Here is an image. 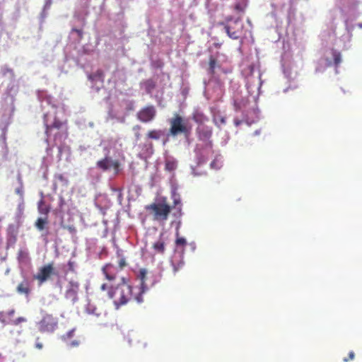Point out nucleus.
<instances>
[{
  "label": "nucleus",
  "mask_w": 362,
  "mask_h": 362,
  "mask_svg": "<svg viewBox=\"0 0 362 362\" xmlns=\"http://www.w3.org/2000/svg\"><path fill=\"white\" fill-rule=\"evenodd\" d=\"M42 317L37 323L39 332L42 333H52L58 327V319L52 314L41 311Z\"/></svg>",
  "instance_id": "obj_4"
},
{
  "label": "nucleus",
  "mask_w": 362,
  "mask_h": 362,
  "mask_svg": "<svg viewBox=\"0 0 362 362\" xmlns=\"http://www.w3.org/2000/svg\"><path fill=\"white\" fill-rule=\"evenodd\" d=\"M132 129L134 132L135 140L136 141H139L141 139L140 130L141 129V127L136 124L133 127Z\"/></svg>",
  "instance_id": "obj_28"
},
{
  "label": "nucleus",
  "mask_w": 362,
  "mask_h": 362,
  "mask_svg": "<svg viewBox=\"0 0 362 362\" xmlns=\"http://www.w3.org/2000/svg\"><path fill=\"white\" fill-rule=\"evenodd\" d=\"M17 180H18L19 185L18 187L16 188L15 192L20 197L23 198V194H24V187H23V180H22L21 175H18Z\"/></svg>",
  "instance_id": "obj_20"
},
{
  "label": "nucleus",
  "mask_w": 362,
  "mask_h": 362,
  "mask_svg": "<svg viewBox=\"0 0 362 362\" xmlns=\"http://www.w3.org/2000/svg\"><path fill=\"white\" fill-rule=\"evenodd\" d=\"M39 211L40 213L42 214H47L48 212H49V209L45 208V209H42L41 207H39Z\"/></svg>",
  "instance_id": "obj_37"
},
{
  "label": "nucleus",
  "mask_w": 362,
  "mask_h": 362,
  "mask_svg": "<svg viewBox=\"0 0 362 362\" xmlns=\"http://www.w3.org/2000/svg\"><path fill=\"white\" fill-rule=\"evenodd\" d=\"M170 127L169 133L173 136H175L179 134L187 135L190 132V129L186 125L185 119L178 114H175L174 117L170 119Z\"/></svg>",
  "instance_id": "obj_5"
},
{
  "label": "nucleus",
  "mask_w": 362,
  "mask_h": 362,
  "mask_svg": "<svg viewBox=\"0 0 362 362\" xmlns=\"http://www.w3.org/2000/svg\"><path fill=\"white\" fill-rule=\"evenodd\" d=\"M88 312L89 314L96 315L97 317L100 316V313H97L96 308H93L91 311H90V308H88Z\"/></svg>",
  "instance_id": "obj_35"
},
{
  "label": "nucleus",
  "mask_w": 362,
  "mask_h": 362,
  "mask_svg": "<svg viewBox=\"0 0 362 362\" xmlns=\"http://www.w3.org/2000/svg\"><path fill=\"white\" fill-rule=\"evenodd\" d=\"M152 248L155 254H164L165 251V242L163 233H160L158 240L153 243Z\"/></svg>",
  "instance_id": "obj_15"
},
{
  "label": "nucleus",
  "mask_w": 362,
  "mask_h": 362,
  "mask_svg": "<svg viewBox=\"0 0 362 362\" xmlns=\"http://www.w3.org/2000/svg\"><path fill=\"white\" fill-rule=\"evenodd\" d=\"M16 313V310L12 308L5 313L1 312L0 316L2 317V322L14 326H18L21 323L26 322L27 318L25 317H18L13 318Z\"/></svg>",
  "instance_id": "obj_8"
},
{
  "label": "nucleus",
  "mask_w": 362,
  "mask_h": 362,
  "mask_svg": "<svg viewBox=\"0 0 362 362\" xmlns=\"http://www.w3.org/2000/svg\"><path fill=\"white\" fill-rule=\"evenodd\" d=\"M75 331L76 329L74 328L61 336L62 340L66 342L67 346L71 348L76 347L80 344L79 339H74L75 336Z\"/></svg>",
  "instance_id": "obj_13"
},
{
  "label": "nucleus",
  "mask_w": 362,
  "mask_h": 362,
  "mask_svg": "<svg viewBox=\"0 0 362 362\" xmlns=\"http://www.w3.org/2000/svg\"><path fill=\"white\" fill-rule=\"evenodd\" d=\"M35 347L39 350L43 348V344L40 341V338L37 337L35 343Z\"/></svg>",
  "instance_id": "obj_33"
},
{
  "label": "nucleus",
  "mask_w": 362,
  "mask_h": 362,
  "mask_svg": "<svg viewBox=\"0 0 362 362\" xmlns=\"http://www.w3.org/2000/svg\"><path fill=\"white\" fill-rule=\"evenodd\" d=\"M176 246H182L185 247L187 245V241L185 238L179 236V228H177L176 230V240H175Z\"/></svg>",
  "instance_id": "obj_25"
},
{
  "label": "nucleus",
  "mask_w": 362,
  "mask_h": 362,
  "mask_svg": "<svg viewBox=\"0 0 362 362\" xmlns=\"http://www.w3.org/2000/svg\"><path fill=\"white\" fill-rule=\"evenodd\" d=\"M59 179L62 180L63 178V176L62 175H59Z\"/></svg>",
  "instance_id": "obj_42"
},
{
  "label": "nucleus",
  "mask_w": 362,
  "mask_h": 362,
  "mask_svg": "<svg viewBox=\"0 0 362 362\" xmlns=\"http://www.w3.org/2000/svg\"><path fill=\"white\" fill-rule=\"evenodd\" d=\"M72 31L76 33L80 37H81L83 35V32L81 30L73 28Z\"/></svg>",
  "instance_id": "obj_36"
},
{
  "label": "nucleus",
  "mask_w": 362,
  "mask_h": 362,
  "mask_svg": "<svg viewBox=\"0 0 362 362\" xmlns=\"http://www.w3.org/2000/svg\"><path fill=\"white\" fill-rule=\"evenodd\" d=\"M6 71H8V72H12V70H11V69H10L6 68Z\"/></svg>",
  "instance_id": "obj_40"
},
{
  "label": "nucleus",
  "mask_w": 362,
  "mask_h": 362,
  "mask_svg": "<svg viewBox=\"0 0 362 362\" xmlns=\"http://www.w3.org/2000/svg\"><path fill=\"white\" fill-rule=\"evenodd\" d=\"M143 85L145 87L146 91L148 93H151V91L155 88L156 83L152 79H148L144 81L143 83Z\"/></svg>",
  "instance_id": "obj_21"
},
{
  "label": "nucleus",
  "mask_w": 362,
  "mask_h": 362,
  "mask_svg": "<svg viewBox=\"0 0 362 362\" xmlns=\"http://www.w3.org/2000/svg\"><path fill=\"white\" fill-rule=\"evenodd\" d=\"M0 362H3V358L1 357V354H0Z\"/></svg>",
  "instance_id": "obj_41"
},
{
  "label": "nucleus",
  "mask_w": 362,
  "mask_h": 362,
  "mask_svg": "<svg viewBox=\"0 0 362 362\" xmlns=\"http://www.w3.org/2000/svg\"><path fill=\"white\" fill-rule=\"evenodd\" d=\"M235 9L238 11L243 12L245 10V6L242 5L240 3H236L235 4Z\"/></svg>",
  "instance_id": "obj_34"
},
{
  "label": "nucleus",
  "mask_w": 362,
  "mask_h": 362,
  "mask_svg": "<svg viewBox=\"0 0 362 362\" xmlns=\"http://www.w3.org/2000/svg\"><path fill=\"white\" fill-rule=\"evenodd\" d=\"M102 271L106 279L108 281H114L121 269L117 266L112 263H108L102 268Z\"/></svg>",
  "instance_id": "obj_11"
},
{
  "label": "nucleus",
  "mask_w": 362,
  "mask_h": 362,
  "mask_svg": "<svg viewBox=\"0 0 362 362\" xmlns=\"http://www.w3.org/2000/svg\"><path fill=\"white\" fill-rule=\"evenodd\" d=\"M192 119L198 124V125L205 124L209 121V117L199 110H196L192 115Z\"/></svg>",
  "instance_id": "obj_16"
},
{
  "label": "nucleus",
  "mask_w": 362,
  "mask_h": 362,
  "mask_svg": "<svg viewBox=\"0 0 362 362\" xmlns=\"http://www.w3.org/2000/svg\"><path fill=\"white\" fill-rule=\"evenodd\" d=\"M173 207L176 210V211L174 213V216L177 217H180L182 214V204L180 199L179 197H177L176 196H175L173 198Z\"/></svg>",
  "instance_id": "obj_19"
},
{
  "label": "nucleus",
  "mask_w": 362,
  "mask_h": 362,
  "mask_svg": "<svg viewBox=\"0 0 362 362\" xmlns=\"http://www.w3.org/2000/svg\"><path fill=\"white\" fill-rule=\"evenodd\" d=\"M243 29V24L239 19L233 21V25H226L225 30L229 37L233 40H238Z\"/></svg>",
  "instance_id": "obj_9"
},
{
  "label": "nucleus",
  "mask_w": 362,
  "mask_h": 362,
  "mask_svg": "<svg viewBox=\"0 0 362 362\" xmlns=\"http://www.w3.org/2000/svg\"><path fill=\"white\" fill-rule=\"evenodd\" d=\"M196 132L199 140L207 142L205 147L202 150H199L197 153L199 163H205L207 160L208 156H211L214 154L212 143L210 141L213 132L212 127L205 124L198 125Z\"/></svg>",
  "instance_id": "obj_2"
},
{
  "label": "nucleus",
  "mask_w": 362,
  "mask_h": 362,
  "mask_svg": "<svg viewBox=\"0 0 362 362\" xmlns=\"http://www.w3.org/2000/svg\"><path fill=\"white\" fill-rule=\"evenodd\" d=\"M156 109L153 105H148L141 108L136 113V118L143 123L152 122L156 116Z\"/></svg>",
  "instance_id": "obj_6"
},
{
  "label": "nucleus",
  "mask_w": 362,
  "mask_h": 362,
  "mask_svg": "<svg viewBox=\"0 0 362 362\" xmlns=\"http://www.w3.org/2000/svg\"><path fill=\"white\" fill-rule=\"evenodd\" d=\"M67 265L69 272H75V262L74 261L69 260Z\"/></svg>",
  "instance_id": "obj_31"
},
{
  "label": "nucleus",
  "mask_w": 362,
  "mask_h": 362,
  "mask_svg": "<svg viewBox=\"0 0 362 362\" xmlns=\"http://www.w3.org/2000/svg\"><path fill=\"white\" fill-rule=\"evenodd\" d=\"M334 62L336 66L339 65L341 62V54L339 52H334L333 54Z\"/></svg>",
  "instance_id": "obj_30"
},
{
  "label": "nucleus",
  "mask_w": 362,
  "mask_h": 362,
  "mask_svg": "<svg viewBox=\"0 0 362 362\" xmlns=\"http://www.w3.org/2000/svg\"><path fill=\"white\" fill-rule=\"evenodd\" d=\"M107 296L113 300L114 304L117 308L132 300L137 303L144 302L142 290L132 286L129 279L124 276L121 278V282L116 286L110 287Z\"/></svg>",
  "instance_id": "obj_1"
},
{
  "label": "nucleus",
  "mask_w": 362,
  "mask_h": 362,
  "mask_svg": "<svg viewBox=\"0 0 362 362\" xmlns=\"http://www.w3.org/2000/svg\"><path fill=\"white\" fill-rule=\"evenodd\" d=\"M163 135V131L160 129H151L149 130L146 135V139L158 140Z\"/></svg>",
  "instance_id": "obj_18"
},
{
  "label": "nucleus",
  "mask_w": 362,
  "mask_h": 362,
  "mask_svg": "<svg viewBox=\"0 0 362 362\" xmlns=\"http://www.w3.org/2000/svg\"><path fill=\"white\" fill-rule=\"evenodd\" d=\"M47 222L48 221L47 217L45 218H38L35 223V226L39 230H42L45 229V225L47 223Z\"/></svg>",
  "instance_id": "obj_24"
},
{
  "label": "nucleus",
  "mask_w": 362,
  "mask_h": 362,
  "mask_svg": "<svg viewBox=\"0 0 362 362\" xmlns=\"http://www.w3.org/2000/svg\"><path fill=\"white\" fill-rule=\"evenodd\" d=\"M146 209L151 212L154 221L165 222L168 218L171 211V206L164 199L162 202L152 203L146 206Z\"/></svg>",
  "instance_id": "obj_3"
},
{
  "label": "nucleus",
  "mask_w": 362,
  "mask_h": 362,
  "mask_svg": "<svg viewBox=\"0 0 362 362\" xmlns=\"http://www.w3.org/2000/svg\"><path fill=\"white\" fill-rule=\"evenodd\" d=\"M53 270V264L49 263L40 268L39 272L37 274L35 278L37 279L40 284H42L46 281L52 275Z\"/></svg>",
  "instance_id": "obj_12"
},
{
  "label": "nucleus",
  "mask_w": 362,
  "mask_h": 362,
  "mask_svg": "<svg viewBox=\"0 0 362 362\" xmlns=\"http://www.w3.org/2000/svg\"><path fill=\"white\" fill-rule=\"evenodd\" d=\"M147 270L146 269H141L139 271V274L137 275L138 279L140 280V286L135 287L136 289L142 290V296L144 293L148 290V282H147Z\"/></svg>",
  "instance_id": "obj_14"
},
{
  "label": "nucleus",
  "mask_w": 362,
  "mask_h": 362,
  "mask_svg": "<svg viewBox=\"0 0 362 362\" xmlns=\"http://www.w3.org/2000/svg\"><path fill=\"white\" fill-rule=\"evenodd\" d=\"M355 354L353 351H350L349 354V356L347 358H344L343 359L344 362H349V361H352L354 359Z\"/></svg>",
  "instance_id": "obj_32"
},
{
  "label": "nucleus",
  "mask_w": 362,
  "mask_h": 362,
  "mask_svg": "<svg viewBox=\"0 0 362 362\" xmlns=\"http://www.w3.org/2000/svg\"><path fill=\"white\" fill-rule=\"evenodd\" d=\"M16 291L18 293L25 294V296H28L30 293V284L28 280H24L21 282L17 288Z\"/></svg>",
  "instance_id": "obj_17"
},
{
  "label": "nucleus",
  "mask_w": 362,
  "mask_h": 362,
  "mask_svg": "<svg viewBox=\"0 0 362 362\" xmlns=\"http://www.w3.org/2000/svg\"><path fill=\"white\" fill-rule=\"evenodd\" d=\"M109 288H108V287H107V285L106 284H103L101 285V286H100V289H101L102 291H105V290H107V289H108V290H109Z\"/></svg>",
  "instance_id": "obj_38"
},
{
  "label": "nucleus",
  "mask_w": 362,
  "mask_h": 362,
  "mask_svg": "<svg viewBox=\"0 0 362 362\" xmlns=\"http://www.w3.org/2000/svg\"><path fill=\"white\" fill-rule=\"evenodd\" d=\"M29 259V255L25 250H19L18 252V259L20 262H26Z\"/></svg>",
  "instance_id": "obj_22"
},
{
  "label": "nucleus",
  "mask_w": 362,
  "mask_h": 362,
  "mask_svg": "<svg viewBox=\"0 0 362 362\" xmlns=\"http://www.w3.org/2000/svg\"><path fill=\"white\" fill-rule=\"evenodd\" d=\"M117 256L119 257V260H118V267L122 270L127 265V262H126V259L122 256L120 254H117Z\"/></svg>",
  "instance_id": "obj_26"
},
{
  "label": "nucleus",
  "mask_w": 362,
  "mask_h": 362,
  "mask_svg": "<svg viewBox=\"0 0 362 362\" xmlns=\"http://www.w3.org/2000/svg\"><path fill=\"white\" fill-rule=\"evenodd\" d=\"M62 122L58 119H55L52 125H50V126L46 125V132H47L49 131V129H50L52 128H56V129H59L62 127Z\"/></svg>",
  "instance_id": "obj_27"
},
{
  "label": "nucleus",
  "mask_w": 362,
  "mask_h": 362,
  "mask_svg": "<svg viewBox=\"0 0 362 362\" xmlns=\"http://www.w3.org/2000/svg\"><path fill=\"white\" fill-rule=\"evenodd\" d=\"M99 169L106 171L112 168L114 174L117 175L120 172V163L117 160H112L110 157L106 156L96 163Z\"/></svg>",
  "instance_id": "obj_7"
},
{
  "label": "nucleus",
  "mask_w": 362,
  "mask_h": 362,
  "mask_svg": "<svg viewBox=\"0 0 362 362\" xmlns=\"http://www.w3.org/2000/svg\"><path fill=\"white\" fill-rule=\"evenodd\" d=\"M210 166L212 169L218 170L221 168V162L218 158H215L211 163Z\"/></svg>",
  "instance_id": "obj_29"
},
{
  "label": "nucleus",
  "mask_w": 362,
  "mask_h": 362,
  "mask_svg": "<svg viewBox=\"0 0 362 362\" xmlns=\"http://www.w3.org/2000/svg\"><path fill=\"white\" fill-rule=\"evenodd\" d=\"M240 123H241V122L239 121V120L235 121V124L236 126H238Z\"/></svg>",
  "instance_id": "obj_39"
},
{
  "label": "nucleus",
  "mask_w": 362,
  "mask_h": 362,
  "mask_svg": "<svg viewBox=\"0 0 362 362\" xmlns=\"http://www.w3.org/2000/svg\"><path fill=\"white\" fill-rule=\"evenodd\" d=\"M217 61L214 57L209 58L208 72L211 75H214L215 73V68L216 66Z\"/></svg>",
  "instance_id": "obj_23"
},
{
  "label": "nucleus",
  "mask_w": 362,
  "mask_h": 362,
  "mask_svg": "<svg viewBox=\"0 0 362 362\" xmlns=\"http://www.w3.org/2000/svg\"><path fill=\"white\" fill-rule=\"evenodd\" d=\"M80 284L78 281L71 279L66 286L65 296L66 298L75 300L79 291Z\"/></svg>",
  "instance_id": "obj_10"
}]
</instances>
